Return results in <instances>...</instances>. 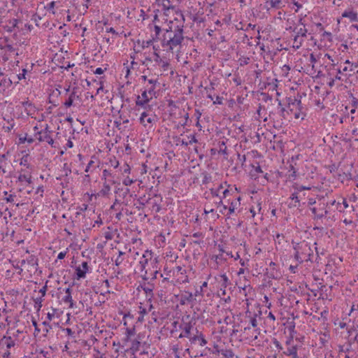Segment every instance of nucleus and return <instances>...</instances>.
Masks as SVG:
<instances>
[{
    "instance_id": "1",
    "label": "nucleus",
    "mask_w": 358,
    "mask_h": 358,
    "mask_svg": "<svg viewBox=\"0 0 358 358\" xmlns=\"http://www.w3.org/2000/svg\"><path fill=\"white\" fill-rule=\"evenodd\" d=\"M182 21L176 18L170 20L166 28H163L164 33L162 34L160 41L162 46L166 50L172 51L174 48L180 45L184 41V21L185 17L181 14Z\"/></svg>"
},
{
    "instance_id": "2",
    "label": "nucleus",
    "mask_w": 358,
    "mask_h": 358,
    "mask_svg": "<svg viewBox=\"0 0 358 358\" xmlns=\"http://www.w3.org/2000/svg\"><path fill=\"white\" fill-rule=\"evenodd\" d=\"M294 250H299L301 256L304 257L306 262L311 261V257L313 255V251L308 243L306 241L298 243L294 246Z\"/></svg>"
},
{
    "instance_id": "3",
    "label": "nucleus",
    "mask_w": 358,
    "mask_h": 358,
    "mask_svg": "<svg viewBox=\"0 0 358 358\" xmlns=\"http://www.w3.org/2000/svg\"><path fill=\"white\" fill-rule=\"evenodd\" d=\"M81 266H77L76 268L74 278L79 280L86 277V273L89 271V266L87 262H83Z\"/></svg>"
},
{
    "instance_id": "4",
    "label": "nucleus",
    "mask_w": 358,
    "mask_h": 358,
    "mask_svg": "<svg viewBox=\"0 0 358 358\" xmlns=\"http://www.w3.org/2000/svg\"><path fill=\"white\" fill-rule=\"evenodd\" d=\"M195 320L194 318H192L188 322H184V324H181L179 325V328L182 329L183 331L179 335L178 338H189L191 334V329H192L193 324L192 322Z\"/></svg>"
},
{
    "instance_id": "5",
    "label": "nucleus",
    "mask_w": 358,
    "mask_h": 358,
    "mask_svg": "<svg viewBox=\"0 0 358 358\" xmlns=\"http://www.w3.org/2000/svg\"><path fill=\"white\" fill-rule=\"evenodd\" d=\"M37 139L40 142H47L48 144L52 145L54 143V140L50 136V132L47 131H37L36 134Z\"/></svg>"
},
{
    "instance_id": "6",
    "label": "nucleus",
    "mask_w": 358,
    "mask_h": 358,
    "mask_svg": "<svg viewBox=\"0 0 358 358\" xmlns=\"http://www.w3.org/2000/svg\"><path fill=\"white\" fill-rule=\"evenodd\" d=\"M196 299L194 298V295L192 292H185L184 294L180 296V304L181 306H184L187 303H192L194 301H196Z\"/></svg>"
},
{
    "instance_id": "7",
    "label": "nucleus",
    "mask_w": 358,
    "mask_h": 358,
    "mask_svg": "<svg viewBox=\"0 0 358 358\" xmlns=\"http://www.w3.org/2000/svg\"><path fill=\"white\" fill-rule=\"evenodd\" d=\"M338 73H343L344 72H349V76L358 73V64H351V66H344L342 70L341 69H337Z\"/></svg>"
},
{
    "instance_id": "8",
    "label": "nucleus",
    "mask_w": 358,
    "mask_h": 358,
    "mask_svg": "<svg viewBox=\"0 0 358 358\" xmlns=\"http://www.w3.org/2000/svg\"><path fill=\"white\" fill-rule=\"evenodd\" d=\"M269 266L271 267V271H266V275L270 279H278L279 277V274L278 271L276 270V264L273 262H271L269 264Z\"/></svg>"
},
{
    "instance_id": "9",
    "label": "nucleus",
    "mask_w": 358,
    "mask_h": 358,
    "mask_svg": "<svg viewBox=\"0 0 358 358\" xmlns=\"http://www.w3.org/2000/svg\"><path fill=\"white\" fill-rule=\"evenodd\" d=\"M141 346V343L140 341V336L138 335L137 338L131 341V345L130 347V352L132 355H134L136 352L140 350V347Z\"/></svg>"
},
{
    "instance_id": "10",
    "label": "nucleus",
    "mask_w": 358,
    "mask_h": 358,
    "mask_svg": "<svg viewBox=\"0 0 358 358\" xmlns=\"http://www.w3.org/2000/svg\"><path fill=\"white\" fill-rule=\"evenodd\" d=\"M343 17H348L351 22H358L357 13L353 10H345L342 13Z\"/></svg>"
},
{
    "instance_id": "11",
    "label": "nucleus",
    "mask_w": 358,
    "mask_h": 358,
    "mask_svg": "<svg viewBox=\"0 0 358 358\" xmlns=\"http://www.w3.org/2000/svg\"><path fill=\"white\" fill-rule=\"evenodd\" d=\"M156 2L161 5L163 7V9L164 10V14L167 15L166 12L169 10V9H173L174 6H173L171 4L170 0H156Z\"/></svg>"
},
{
    "instance_id": "12",
    "label": "nucleus",
    "mask_w": 358,
    "mask_h": 358,
    "mask_svg": "<svg viewBox=\"0 0 358 358\" xmlns=\"http://www.w3.org/2000/svg\"><path fill=\"white\" fill-rule=\"evenodd\" d=\"M287 108L290 111L293 110V108H291L292 106H294L296 103L298 106L301 103V99H298L296 97H287Z\"/></svg>"
},
{
    "instance_id": "13",
    "label": "nucleus",
    "mask_w": 358,
    "mask_h": 358,
    "mask_svg": "<svg viewBox=\"0 0 358 358\" xmlns=\"http://www.w3.org/2000/svg\"><path fill=\"white\" fill-rule=\"evenodd\" d=\"M266 4L271 8L275 9H280L284 6V5H282V0H267Z\"/></svg>"
},
{
    "instance_id": "14",
    "label": "nucleus",
    "mask_w": 358,
    "mask_h": 358,
    "mask_svg": "<svg viewBox=\"0 0 358 358\" xmlns=\"http://www.w3.org/2000/svg\"><path fill=\"white\" fill-rule=\"evenodd\" d=\"M22 105L23 106V107H24L25 111L27 112V115H30L31 110L35 112L34 105L29 100L22 101Z\"/></svg>"
},
{
    "instance_id": "15",
    "label": "nucleus",
    "mask_w": 358,
    "mask_h": 358,
    "mask_svg": "<svg viewBox=\"0 0 358 358\" xmlns=\"http://www.w3.org/2000/svg\"><path fill=\"white\" fill-rule=\"evenodd\" d=\"M293 32L296 33V38L301 36L302 37H306L307 29L305 27H295L293 29Z\"/></svg>"
},
{
    "instance_id": "16",
    "label": "nucleus",
    "mask_w": 358,
    "mask_h": 358,
    "mask_svg": "<svg viewBox=\"0 0 358 358\" xmlns=\"http://www.w3.org/2000/svg\"><path fill=\"white\" fill-rule=\"evenodd\" d=\"M146 117H148V114L146 112L142 113L140 117V122L143 124L144 126L146 125L145 124V122H147L148 123H152L155 121V117H149L148 119L145 120Z\"/></svg>"
},
{
    "instance_id": "17",
    "label": "nucleus",
    "mask_w": 358,
    "mask_h": 358,
    "mask_svg": "<svg viewBox=\"0 0 358 358\" xmlns=\"http://www.w3.org/2000/svg\"><path fill=\"white\" fill-rule=\"evenodd\" d=\"M289 168L290 169L288 171L289 173L287 178L289 180H295L296 178V171L294 169V166L292 164L289 165Z\"/></svg>"
},
{
    "instance_id": "18",
    "label": "nucleus",
    "mask_w": 358,
    "mask_h": 358,
    "mask_svg": "<svg viewBox=\"0 0 358 358\" xmlns=\"http://www.w3.org/2000/svg\"><path fill=\"white\" fill-rule=\"evenodd\" d=\"M147 253H149V254H150V255H152V252H151V251H150V252H149L148 250H146V251H145V254H144V255H143V259H141V260L140 261V262H139V264H140V265H141V271H143V270L145 268L146 265L148 264V259L146 258V254H147Z\"/></svg>"
},
{
    "instance_id": "19",
    "label": "nucleus",
    "mask_w": 358,
    "mask_h": 358,
    "mask_svg": "<svg viewBox=\"0 0 358 358\" xmlns=\"http://www.w3.org/2000/svg\"><path fill=\"white\" fill-rule=\"evenodd\" d=\"M2 341H4V343L6 345V348L8 349L13 347L15 345V341L13 340V338L10 336H4Z\"/></svg>"
},
{
    "instance_id": "20",
    "label": "nucleus",
    "mask_w": 358,
    "mask_h": 358,
    "mask_svg": "<svg viewBox=\"0 0 358 358\" xmlns=\"http://www.w3.org/2000/svg\"><path fill=\"white\" fill-rule=\"evenodd\" d=\"M203 176L202 184L206 185L212 181V176L210 173L206 171H204L201 173Z\"/></svg>"
},
{
    "instance_id": "21",
    "label": "nucleus",
    "mask_w": 358,
    "mask_h": 358,
    "mask_svg": "<svg viewBox=\"0 0 358 358\" xmlns=\"http://www.w3.org/2000/svg\"><path fill=\"white\" fill-rule=\"evenodd\" d=\"M140 287L146 294H152V290L154 288L153 285L148 283V285H146L144 283L143 285H141Z\"/></svg>"
},
{
    "instance_id": "22",
    "label": "nucleus",
    "mask_w": 358,
    "mask_h": 358,
    "mask_svg": "<svg viewBox=\"0 0 358 358\" xmlns=\"http://www.w3.org/2000/svg\"><path fill=\"white\" fill-rule=\"evenodd\" d=\"M221 354L226 358H235L234 353L231 349L222 350Z\"/></svg>"
},
{
    "instance_id": "23",
    "label": "nucleus",
    "mask_w": 358,
    "mask_h": 358,
    "mask_svg": "<svg viewBox=\"0 0 358 358\" xmlns=\"http://www.w3.org/2000/svg\"><path fill=\"white\" fill-rule=\"evenodd\" d=\"M136 334V329L135 327H133L132 328H127L126 329V338L125 341H129L130 340V337L131 336L135 335Z\"/></svg>"
},
{
    "instance_id": "24",
    "label": "nucleus",
    "mask_w": 358,
    "mask_h": 358,
    "mask_svg": "<svg viewBox=\"0 0 358 358\" xmlns=\"http://www.w3.org/2000/svg\"><path fill=\"white\" fill-rule=\"evenodd\" d=\"M62 301L66 303H69V308H73V301L72 299L71 295L66 294L64 297H62Z\"/></svg>"
},
{
    "instance_id": "25",
    "label": "nucleus",
    "mask_w": 358,
    "mask_h": 358,
    "mask_svg": "<svg viewBox=\"0 0 358 358\" xmlns=\"http://www.w3.org/2000/svg\"><path fill=\"white\" fill-rule=\"evenodd\" d=\"M292 188L294 189L295 192H298V193L301 192V191H303V190L310 189V187H309L301 185H299L298 183H294L292 185Z\"/></svg>"
},
{
    "instance_id": "26",
    "label": "nucleus",
    "mask_w": 358,
    "mask_h": 358,
    "mask_svg": "<svg viewBox=\"0 0 358 358\" xmlns=\"http://www.w3.org/2000/svg\"><path fill=\"white\" fill-rule=\"evenodd\" d=\"M173 140L176 143V145H181L184 146H187V141H185L183 139H180V138L178 136H173Z\"/></svg>"
},
{
    "instance_id": "27",
    "label": "nucleus",
    "mask_w": 358,
    "mask_h": 358,
    "mask_svg": "<svg viewBox=\"0 0 358 358\" xmlns=\"http://www.w3.org/2000/svg\"><path fill=\"white\" fill-rule=\"evenodd\" d=\"M110 191V186L109 184L104 182L102 189L100 191V194L102 196H106Z\"/></svg>"
},
{
    "instance_id": "28",
    "label": "nucleus",
    "mask_w": 358,
    "mask_h": 358,
    "mask_svg": "<svg viewBox=\"0 0 358 358\" xmlns=\"http://www.w3.org/2000/svg\"><path fill=\"white\" fill-rule=\"evenodd\" d=\"M18 180L20 182L26 181L27 183L31 184L32 182L31 181V176H27L25 174H20L18 176Z\"/></svg>"
},
{
    "instance_id": "29",
    "label": "nucleus",
    "mask_w": 358,
    "mask_h": 358,
    "mask_svg": "<svg viewBox=\"0 0 358 358\" xmlns=\"http://www.w3.org/2000/svg\"><path fill=\"white\" fill-rule=\"evenodd\" d=\"M290 1L296 7L295 12H298V10L303 7V3L305 2V0H290Z\"/></svg>"
},
{
    "instance_id": "30",
    "label": "nucleus",
    "mask_w": 358,
    "mask_h": 358,
    "mask_svg": "<svg viewBox=\"0 0 358 358\" xmlns=\"http://www.w3.org/2000/svg\"><path fill=\"white\" fill-rule=\"evenodd\" d=\"M297 345H294L291 348H287V351L284 352V354L287 356H291L297 352Z\"/></svg>"
},
{
    "instance_id": "31",
    "label": "nucleus",
    "mask_w": 358,
    "mask_h": 358,
    "mask_svg": "<svg viewBox=\"0 0 358 358\" xmlns=\"http://www.w3.org/2000/svg\"><path fill=\"white\" fill-rule=\"evenodd\" d=\"M154 30L155 31L156 38H153V40L154 41L156 39L160 40V38L162 37V36H160V34L163 31V29H162L161 27L159 25H155Z\"/></svg>"
},
{
    "instance_id": "32",
    "label": "nucleus",
    "mask_w": 358,
    "mask_h": 358,
    "mask_svg": "<svg viewBox=\"0 0 358 358\" xmlns=\"http://www.w3.org/2000/svg\"><path fill=\"white\" fill-rule=\"evenodd\" d=\"M28 264L31 266L38 265V259L34 255H31L27 259Z\"/></svg>"
},
{
    "instance_id": "33",
    "label": "nucleus",
    "mask_w": 358,
    "mask_h": 358,
    "mask_svg": "<svg viewBox=\"0 0 358 358\" xmlns=\"http://www.w3.org/2000/svg\"><path fill=\"white\" fill-rule=\"evenodd\" d=\"M43 297H38L34 299V307L37 310H39L42 307Z\"/></svg>"
},
{
    "instance_id": "34",
    "label": "nucleus",
    "mask_w": 358,
    "mask_h": 358,
    "mask_svg": "<svg viewBox=\"0 0 358 358\" xmlns=\"http://www.w3.org/2000/svg\"><path fill=\"white\" fill-rule=\"evenodd\" d=\"M294 259L299 263L306 262V260L304 259V257L301 256V252H299V250H295Z\"/></svg>"
},
{
    "instance_id": "35",
    "label": "nucleus",
    "mask_w": 358,
    "mask_h": 358,
    "mask_svg": "<svg viewBox=\"0 0 358 358\" xmlns=\"http://www.w3.org/2000/svg\"><path fill=\"white\" fill-rule=\"evenodd\" d=\"M55 6V1H51L46 6H45V8L47 10L52 12V14H55V10H54Z\"/></svg>"
},
{
    "instance_id": "36",
    "label": "nucleus",
    "mask_w": 358,
    "mask_h": 358,
    "mask_svg": "<svg viewBox=\"0 0 358 358\" xmlns=\"http://www.w3.org/2000/svg\"><path fill=\"white\" fill-rule=\"evenodd\" d=\"M159 64H161V67L163 69L164 71H167L169 66H170L169 62L167 61H164L162 59H159Z\"/></svg>"
},
{
    "instance_id": "37",
    "label": "nucleus",
    "mask_w": 358,
    "mask_h": 358,
    "mask_svg": "<svg viewBox=\"0 0 358 358\" xmlns=\"http://www.w3.org/2000/svg\"><path fill=\"white\" fill-rule=\"evenodd\" d=\"M142 100L143 101H145V105L150 101V99L148 96V92L147 90H145L142 94H141Z\"/></svg>"
},
{
    "instance_id": "38",
    "label": "nucleus",
    "mask_w": 358,
    "mask_h": 358,
    "mask_svg": "<svg viewBox=\"0 0 358 358\" xmlns=\"http://www.w3.org/2000/svg\"><path fill=\"white\" fill-rule=\"evenodd\" d=\"M136 104V106L144 107L145 106V101H143L142 99H141V96L137 95Z\"/></svg>"
},
{
    "instance_id": "39",
    "label": "nucleus",
    "mask_w": 358,
    "mask_h": 358,
    "mask_svg": "<svg viewBox=\"0 0 358 358\" xmlns=\"http://www.w3.org/2000/svg\"><path fill=\"white\" fill-rule=\"evenodd\" d=\"M298 194H299L298 192H295V191H294L292 194L290 199H292V201H295V203H298V204H299L300 201L299 199Z\"/></svg>"
},
{
    "instance_id": "40",
    "label": "nucleus",
    "mask_w": 358,
    "mask_h": 358,
    "mask_svg": "<svg viewBox=\"0 0 358 358\" xmlns=\"http://www.w3.org/2000/svg\"><path fill=\"white\" fill-rule=\"evenodd\" d=\"M236 204V201H231L230 206L229 207V214H232L233 213H234Z\"/></svg>"
},
{
    "instance_id": "41",
    "label": "nucleus",
    "mask_w": 358,
    "mask_h": 358,
    "mask_svg": "<svg viewBox=\"0 0 358 358\" xmlns=\"http://www.w3.org/2000/svg\"><path fill=\"white\" fill-rule=\"evenodd\" d=\"M219 152L227 155V147L225 146V143L224 141L221 142L220 148Z\"/></svg>"
},
{
    "instance_id": "42",
    "label": "nucleus",
    "mask_w": 358,
    "mask_h": 358,
    "mask_svg": "<svg viewBox=\"0 0 358 358\" xmlns=\"http://www.w3.org/2000/svg\"><path fill=\"white\" fill-rule=\"evenodd\" d=\"M187 137H188V138H189V141H187L188 145H190L192 143H196L198 142V140L195 137V135H190Z\"/></svg>"
},
{
    "instance_id": "43",
    "label": "nucleus",
    "mask_w": 358,
    "mask_h": 358,
    "mask_svg": "<svg viewBox=\"0 0 358 358\" xmlns=\"http://www.w3.org/2000/svg\"><path fill=\"white\" fill-rule=\"evenodd\" d=\"M199 345L201 346H204L207 343V341L203 337V335L201 332H200V338H199Z\"/></svg>"
},
{
    "instance_id": "44",
    "label": "nucleus",
    "mask_w": 358,
    "mask_h": 358,
    "mask_svg": "<svg viewBox=\"0 0 358 358\" xmlns=\"http://www.w3.org/2000/svg\"><path fill=\"white\" fill-rule=\"evenodd\" d=\"M280 115L283 118L286 119V113H288V110H286L284 107H281L280 109Z\"/></svg>"
},
{
    "instance_id": "45",
    "label": "nucleus",
    "mask_w": 358,
    "mask_h": 358,
    "mask_svg": "<svg viewBox=\"0 0 358 358\" xmlns=\"http://www.w3.org/2000/svg\"><path fill=\"white\" fill-rule=\"evenodd\" d=\"M73 103V99L69 96L68 98V99L64 102V106L66 108H69V107L72 106Z\"/></svg>"
},
{
    "instance_id": "46",
    "label": "nucleus",
    "mask_w": 358,
    "mask_h": 358,
    "mask_svg": "<svg viewBox=\"0 0 358 358\" xmlns=\"http://www.w3.org/2000/svg\"><path fill=\"white\" fill-rule=\"evenodd\" d=\"M299 38H296V36H294V43H296V45H294L293 47L296 49H299L301 45H302V41H298Z\"/></svg>"
},
{
    "instance_id": "47",
    "label": "nucleus",
    "mask_w": 358,
    "mask_h": 358,
    "mask_svg": "<svg viewBox=\"0 0 358 358\" xmlns=\"http://www.w3.org/2000/svg\"><path fill=\"white\" fill-rule=\"evenodd\" d=\"M134 180L127 177L123 180V184L125 186H129V185H131L132 183H134Z\"/></svg>"
},
{
    "instance_id": "48",
    "label": "nucleus",
    "mask_w": 358,
    "mask_h": 358,
    "mask_svg": "<svg viewBox=\"0 0 358 358\" xmlns=\"http://www.w3.org/2000/svg\"><path fill=\"white\" fill-rule=\"evenodd\" d=\"M193 295H194V298H196V299L197 296H203L202 287H200L199 289H196L195 293Z\"/></svg>"
},
{
    "instance_id": "49",
    "label": "nucleus",
    "mask_w": 358,
    "mask_h": 358,
    "mask_svg": "<svg viewBox=\"0 0 358 358\" xmlns=\"http://www.w3.org/2000/svg\"><path fill=\"white\" fill-rule=\"evenodd\" d=\"M121 196L122 198H125L127 195L129 193V188H121Z\"/></svg>"
},
{
    "instance_id": "50",
    "label": "nucleus",
    "mask_w": 358,
    "mask_h": 358,
    "mask_svg": "<svg viewBox=\"0 0 358 358\" xmlns=\"http://www.w3.org/2000/svg\"><path fill=\"white\" fill-rule=\"evenodd\" d=\"M273 343L275 346V348H278V350L282 349V345L276 338H273Z\"/></svg>"
},
{
    "instance_id": "51",
    "label": "nucleus",
    "mask_w": 358,
    "mask_h": 358,
    "mask_svg": "<svg viewBox=\"0 0 358 358\" xmlns=\"http://www.w3.org/2000/svg\"><path fill=\"white\" fill-rule=\"evenodd\" d=\"M221 278H222V285L226 287H227V284L229 282V278L226 275V274H223L221 275Z\"/></svg>"
},
{
    "instance_id": "52",
    "label": "nucleus",
    "mask_w": 358,
    "mask_h": 358,
    "mask_svg": "<svg viewBox=\"0 0 358 358\" xmlns=\"http://www.w3.org/2000/svg\"><path fill=\"white\" fill-rule=\"evenodd\" d=\"M189 341L191 343H195L196 341L199 340L200 334L199 335H194V336H189Z\"/></svg>"
},
{
    "instance_id": "53",
    "label": "nucleus",
    "mask_w": 358,
    "mask_h": 358,
    "mask_svg": "<svg viewBox=\"0 0 358 358\" xmlns=\"http://www.w3.org/2000/svg\"><path fill=\"white\" fill-rule=\"evenodd\" d=\"M250 322L252 327H256L257 326V322L255 317H250Z\"/></svg>"
},
{
    "instance_id": "54",
    "label": "nucleus",
    "mask_w": 358,
    "mask_h": 358,
    "mask_svg": "<svg viewBox=\"0 0 358 358\" xmlns=\"http://www.w3.org/2000/svg\"><path fill=\"white\" fill-rule=\"evenodd\" d=\"M212 259H215L216 263L217 264V260L220 259V260H224V259L223 258V255L222 253L217 255H213L212 257Z\"/></svg>"
},
{
    "instance_id": "55",
    "label": "nucleus",
    "mask_w": 358,
    "mask_h": 358,
    "mask_svg": "<svg viewBox=\"0 0 358 358\" xmlns=\"http://www.w3.org/2000/svg\"><path fill=\"white\" fill-rule=\"evenodd\" d=\"M32 20H34L35 22H36V26H38V20H41V17L39 16L38 15H37L36 13L34 14L33 16H32V18H31Z\"/></svg>"
},
{
    "instance_id": "56",
    "label": "nucleus",
    "mask_w": 358,
    "mask_h": 358,
    "mask_svg": "<svg viewBox=\"0 0 358 358\" xmlns=\"http://www.w3.org/2000/svg\"><path fill=\"white\" fill-rule=\"evenodd\" d=\"M111 176V173L109 171H108L107 169H104L103 171V178L102 179H104L105 180H106V178L108 177V176Z\"/></svg>"
},
{
    "instance_id": "57",
    "label": "nucleus",
    "mask_w": 358,
    "mask_h": 358,
    "mask_svg": "<svg viewBox=\"0 0 358 358\" xmlns=\"http://www.w3.org/2000/svg\"><path fill=\"white\" fill-rule=\"evenodd\" d=\"M328 213V211L327 210H325L324 212H322L320 213H317V215H315L318 219H322L324 217H325L327 215V214Z\"/></svg>"
},
{
    "instance_id": "58",
    "label": "nucleus",
    "mask_w": 358,
    "mask_h": 358,
    "mask_svg": "<svg viewBox=\"0 0 358 358\" xmlns=\"http://www.w3.org/2000/svg\"><path fill=\"white\" fill-rule=\"evenodd\" d=\"M267 85H268V87H269V90H273H273H277V87H278V85H277L276 83H268L267 84Z\"/></svg>"
},
{
    "instance_id": "59",
    "label": "nucleus",
    "mask_w": 358,
    "mask_h": 358,
    "mask_svg": "<svg viewBox=\"0 0 358 358\" xmlns=\"http://www.w3.org/2000/svg\"><path fill=\"white\" fill-rule=\"evenodd\" d=\"M73 286V283L72 285H69V287H67L64 289L66 294L71 295Z\"/></svg>"
},
{
    "instance_id": "60",
    "label": "nucleus",
    "mask_w": 358,
    "mask_h": 358,
    "mask_svg": "<svg viewBox=\"0 0 358 358\" xmlns=\"http://www.w3.org/2000/svg\"><path fill=\"white\" fill-rule=\"evenodd\" d=\"M76 89H77L76 87H74L73 89L72 92L69 95V96L71 97L73 100L75 98L79 99V96H76Z\"/></svg>"
},
{
    "instance_id": "61",
    "label": "nucleus",
    "mask_w": 358,
    "mask_h": 358,
    "mask_svg": "<svg viewBox=\"0 0 358 358\" xmlns=\"http://www.w3.org/2000/svg\"><path fill=\"white\" fill-rule=\"evenodd\" d=\"M43 325L44 326H48V328L45 329V330H44V331H45L46 333H48L49 332V330L50 329H52V326L50 325V322H47V321H44L43 322Z\"/></svg>"
},
{
    "instance_id": "62",
    "label": "nucleus",
    "mask_w": 358,
    "mask_h": 358,
    "mask_svg": "<svg viewBox=\"0 0 358 358\" xmlns=\"http://www.w3.org/2000/svg\"><path fill=\"white\" fill-rule=\"evenodd\" d=\"M17 23H18V20H16V19H13V22H12V27L11 28H9L8 29V31L11 32L13 30H12V28H14L15 27H17Z\"/></svg>"
},
{
    "instance_id": "63",
    "label": "nucleus",
    "mask_w": 358,
    "mask_h": 358,
    "mask_svg": "<svg viewBox=\"0 0 358 358\" xmlns=\"http://www.w3.org/2000/svg\"><path fill=\"white\" fill-rule=\"evenodd\" d=\"M47 291V285L43 286L40 290L39 292L41 293V297H43Z\"/></svg>"
},
{
    "instance_id": "64",
    "label": "nucleus",
    "mask_w": 358,
    "mask_h": 358,
    "mask_svg": "<svg viewBox=\"0 0 358 358\" xmlns=\"http://www.w3.org/2000/svg\"><path fill=\"white\" fill-rule=\"evenodd\" d=\"M5 49L8 51V52H13L15 51V48L13 47L12 45H9V44H7L6 46H5Z\"/></svg>"
}]
</instances>
